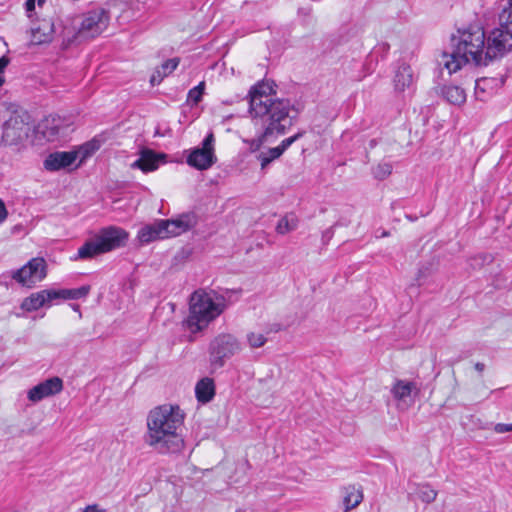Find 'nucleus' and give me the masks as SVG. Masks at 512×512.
Wrapping results in <instances>:
<instances>
[{
    "instance_id": "2eb2a0df",
    "label": "nucleus",
    "mask_w": 512,
    "mask_h": 512,
    "mask_svg": "<svg viewBox=\"0 0 512 512\" xmlns=\"http://www.w3.org/2000/svg\"><path fill=\"white\" fill-rule=\"evenodd\" d=\"M195 224L196 218L193 214H183L178 218L171 220L161 219V225L164 226L167 238L180 235L194 227Z\"/></svg>"
},
{
    "instance_id": "ea45409f",
    "label": "nucleus",
    "mask_w": 512,
    "mask_h": 512,
    "mask_svg": "<svg viewBox=\"0 0 512 512\" xmlns=\"http://www.w3.org/2000/svg\"><path fill=\"white\" fill-rule=\"evenodd\" d=\"M25 9L27 12H32L35 9V0H26Z\"/></svg>"
},
{
    "instance_id": "ddd939ff",
    "label": "nucleus",
    "mask_w": 512,
    "mask_h": 512,
    "mask_svg": "<svg viewBox=\"0 0 512 512\" xmlns=\"http://www.w3.org/2000/svg\"><path fill=\"white\" fill-rule=\"evenodd\" d=\"M63 389V381L59 377H52L32 387L27 397L31 402H39L44 398L56 395Z\"/></svg>"
},
{
    "instance_id": "c9c22d12",
    "label": "nucleus",
    "mask_w": 512,
    "mask_h": 512,
    "mask_svg": "<svg viewBox=\"0 0 512 512\" xmlns=\"http://www.w3.org/2000/svg\"><path fill=\"white\" fill-rule=\"evenodd\" d=\"M164 78L165 76H162L161 70L157 68L150 78V83L153 86L159 85Z\"/></svg>"
},
{
    "instance_id": "f257e3e1",
    "label": "nucleus",
    "mask_w": 512,
    "mask_h": 512,
    "mask_svg": "<svg viewBox=\"0 0 512 512\" xmlns=\"http://www.w3.org/2000/svg\"><path fill=\"white\" fill-rule=\"evenodd\" d=\"M273 83L261 81L251 87L249 97V114L255 124L261 128L257 138L249 141L251 151H257L271 136L283 135L291 125L289 100L273 98Z\"/></svg>"
},
{
    "instance_id": "37998d69",
    "label": "nucleus",
    "mask_w": 512,
    "mask_h": 512,
    "mask_svg": "<svg viewBox=\"0 0 512 512\" xmlns=\"http://www.w3.org/2000/svg\"><path fill=\"white\" fill-rule=\"evenodd\" d=\"M474 367L478 372H483L485 369V365L480 362H477Z\"/></svg>"
},
{
    "instance_id": "7c9ffc66",
    "label": "nucleus",
    "mask_w": 512,
    "mask_h": 512,
    "mask_svg": "<svg viewBox=\"0 0 512 512\" xmlns=\"http://www.w3.org/2000/svg\"><path fill=\"white\" fill-rule=\"evenodd\" d=\"M179 65V58H172L165 61L158 69L161 70L162 76H168Z\"/></svg>"
},
{
    "instance_id": "4be33fe9",
    "label": "nucleus",
    "mask_w": 512,
    "mask_h": 512,
    "mask_svg": "<svg viewBox=\"0 0 512 512\" xmlns=\"http://www.w3.org/2000/svg\"><path fill=\"white\" fill-rule=\"evenodd\" d=\"M196 398L201 403H208L215 395V386L211 378L201 379L195 387Z\"/></svg>"
},
{
    "instance_id": "f8f14e48",
    "label": "nucleus",
    "mask_w": 512,
    "mask_h": 512,
    "mask_svg": "<svg viewBox=\"0 0 512 512\" xmlns=\"http://www.w3.org/2000/svg\"><path fill=\"white\" fill-rule=\"evenodd\" d=\"M56 296L55 289H43L31 293L22 300L20 308L24 312L30 313L42 307H50L56 301Z\"/></svg>"
},
{
    "instance_id": "49530a36",
    "label": "nucleus",
    "mask_w": 512,
    "mask_h": 512,
    "mask_svg": "<svg viewBox=\"0 0 512 512\" xmlns=\"http://www.w3.org/2000/svg\"><path fill=\"white\" fill-rule=\"evenodd\" d=\"M44 0H38V4L41 5Z\"/></svg>"
},
{
    "instance_id": "473e14b6",
    "label": "nucleus",
    "mask_w": 512,
    "mask_h": 512,
    "mask_svg": "<svg viewBox=\"0 0 512 512\" xmlns=\"http://www.w3.org/2000/svg\"><path fill=\"white\" fill-rule=\"evenodd\" d=\"M99 149V144L96 141L87 142L81 148L79 153L82 154V158H86L93 154L96 150Z\"/></svg>"
},
{
    "instance_id": "b1692460",
    "label": "nucleus",
    "mask_w": 512,
    "mask_h": 512,
    "mask_svg": "<svg viewBox=\"0 0 512 512\" xmlns=\"http://www.w3.org/2000/svg\"><path fill=\"white\" fill-rule=\"evenodd\" d=\"M363 500V493L355 486H349L344 490L343 504L345 512H348L357 507Z\"/></svg>"
},
{
    "instance_id": "9b49d317",
    "label": "nucleus",
    "mask_w": 512,
    "mask_h": 512,
    "mask_svg": "<svg viewBox=\"0 0 512 512\" xmlns=\"http://www.w3.org/2000/svg\"><path fill=\"white\" fill-rule=\"evenodd\" d=\"M214 136L208 134L202 142L201 148L193 149L187 156V163L198 170H206L216 162L214 154Z\"/></svg>"
},
{
    "instance_id": "5701e85b",
    "label": "nucleus",
    "mask_w": 512,
    "mask_h": 512,
    "mask_svg": "<svg viewBox=\"0 0 512 512\" xmlns=\"http://www.w3.org/2000/svg\"><path fill=\"white\" fill-rule=\"evenodd\" d=\"M442 96L447 102L453 105L460 106L466 101V93L464 89L455 85H447L441 89Z\"/></svg>"
},
{
    "instance_id": "7ed1b4c3",
    "label": "nucleus",
    "mask_w": 512,
    "mask_h": 512,
    "mask_svg": "<svg viewBox=\"0 0 512 512\" xmlns=\"http://www.w3.org/2000/svg\"><path fill=\"white\" fill-rule=\"evenodd\" d=\"M486 35L479 25H471L461 32L459 41L451 54L444 53L442 64L450 74L457 72L463 65L473 62L487 65Z\"/></svg>"
},
{
    "instance_id": "6e6552de",
    "label": "nucleus",
    "mask_w": 512,
    "mask_h": 512,
    "mask_svg": "<svg viewBox=\"0 0 512 512\" xmlns=\"http://www.w3.org/2000/svg\"><path fill=\"white\" fill-rule=\"evenodd\" d=\"M47 276V264L44 258L35 257L20 269L12 271L11 278L20 285L33 288Z\"/></svg>"
},
{
    "instance_id": "aec40b11",
    "label": "nucleus",
    "mask_w": 512,
    "mask_h": 512,
    "mask_svg": "<svg viewBox=\"0 0 512 512\" xmlns=\"http://www.w3.org/2000/svg\"><path fill=\"white\" fill-rule=\"evenodd\" d=\"M137 238L143 244L167 238L164 226L161 225V219L140 228Z\"/></svg>"
},
{
    "instance_id": "f704fd0d",
    "label": "nucleus",
    "mask_w": 512,
    "mask_h": 512,
    "mask_svg": "<svg viewBox=\"0 0 512 512\" xmlns=\"http://www.w3.org/2000/svg\"><path fill=\"white\" fill-rule=\"evenodd\" d=\"M304 132H298L297 134L284 139L278 146L284 153L295 141L303 136Z\"/></svg>"
},
{
    "instance_id": "39448f33",
    "label": "nucleus",
    "mask_w": 512,
    "mask_h": 512,
    "mask_svg": "<svg viewBox=\"0 0 512 512\" xmlns=\"http://www.w3.org/2000/svg\"><path fill=\"white\" fill-rule=\"evenodd\" d=\"M129 234L117 226L102 228L93 238L87 240L73 257V260L92 259L98 255L108 253L124 246Z\"/></svg>"
},
{
    "instance_id": "4468645a",
    "label": "nucleus",
    "mask_w": 512,
    "mask_h": 512,
    "mask_svg": "<svg viewBox=\"0 0 512 512\" xmlns=\"http://www.w3.org/2000/svg\"><path fill=\"white\" fill-rule=\"evenodd\" d=\"M416 389L415 383L410 381L397 380L393 384L391 394L397 402L398 410L405 411L413 404L412 393Z\"/></svg>"
},
{
    "instance_id": "bb28decb",
    "label": "nucleus",
    "mask_w": 512,
    "mask_h": 512,
    "mask_svg": "<svg viewBox=\"0 0 512 512\" xmlns=\"http://www.w3.org/2000/svg\"><path fill=\"white\" fill-rule=\"evenodd\" d=\"M416 494L422 502L430 504L435 501L438 493L430 485L424 484L417 487Z\"/></svg>"
},
{
    "instance_id": "f3484780",
    "label": "nucleus",
    "mask_w": 512,
    "mask_h": 512,
    "mask_svg": "<svg viewBox=\"0 0 512 512\" xmlns=\"http://www.w3.org/2000/svg\"><path fill=\"white\" fill-rule=\"evenodd\" d=\"M78 155L75 151L54 152L47 156L44 167L48 171H58L74 163Z\"/></svg>"
},
{
    "instance_id": "9d476101",
    "label": "nucleus",
    "mask_w": 512,
    "mask_h": 512,
    "mask_svg": "<svg viewBox=\"0 0 512 512\" xmlns=\"http://www.w3.org/2000/svg\"><path fill=\"white\" fill-rule=\"evenodd\" d=\"M108 22L109 16L104 9L90 11L83 17L78 34L83 38H94L107 28Z\"/></svg>"
},
{
    "instance_id": "c756f323",
    "label": "nucleus",
    "mask_w": 512,
    "mask_h": 512,
    "mask_svg": "<svg viewBox=\"0 0 512 512\" xmlns=\"http://www.w3.org/2000/svg\"><path fill=\"white\" fill-rule=\"evenodd\" d=\"M204 89H205L204 82H200L196 87L192 88L188 92L187 102L192 105H197L202 99Z\"/></svg>"
},
{
    "instance_id": "dca6fc26",
    "label": "nucleus",
    "mask_w": 512,
    "mask_h": 512,
    "mask_svg": "<svg viewBox=\"0 0 512 512\" xmlns=\"http://www.w3.org/2000/svg\"><path fill=\"white\" fill-rule=\"evenodd\" d=\"M166 157L165 154H157L151 149H142L139 158L131 164V168L140 169L144 173L152 172L158 169L162 159Z\"/></svg>"
},
{
    "instance_id": "c85d7f7f",
    "label": "nucleus",
    "mask_w": 512,
    "mask_h": 512,
    "mask_svg": "<svg viewBox=\"0 0 512 512\" xmlns=\"http://www.w3.org/2000/svg\"><path fill=\"white\" fill-rule=\"evenodd\" d=\"M246 341L251 349H256L263 347L267 342V338L261 333L250 332L246 335Z\"/></svg>"
},
{
    "instance_id": "393cba45",
    "label": "nucleus",
    "mask_w": 512,
    "mask_h": 512,
    "mask_svg": "<svg viewBox=\"0 0 512 512\" xmlns=\"http://www.w3.org/2000/svg\"><path fill=\"white\" fill-rule=\"evenodd\" d=\"M298 219L294 215H287L278 221L276 231L279 234H287L297 228Z\"/></svg>"
},
{
    "instance_id": "1a4fd4ad",
    "label": "nucleus",
    "mask_w": 512,
    "mask_h": 512,
    "mask_svg": "<svg viewBox=\"0 0 512 512\" xmlns=\"http://www.w3.org/2000/svg\"><path fill=\"white\" fill-rule=\"evenodd\" d=\"M1 143L5 146L17 145L28 137L30 127L21 115H12L3 124Z\"/></svg>"
},
{
    "instance_id": "a19ab883",
    "label": "nucleus",
    "mask_w": 512,
    "mask_h": 512,
    "mask_svg": "<svg viewBox=\"0 0 512 512\" xmlns=\"http://www.w3.org/2000/svg\"><path fill=\"white\" fill-rule=\"evenodd\" d=\"M8 64H9V59L6 56H2L0 58V73H2L4 71V69L7 67Z\"/></svg>"
},
{
    "instance_id": "79ce46f5",
    "label": "nucleus",
    "mask_w": 512,
    "mask_h": 512,
    "mask_svg": "<svg viewBox=\"0 0 512 512\" xmlns=\"http://www.w3.org/2000/svg\"><path fill=\"white\" fill-rule=\"evenodd\" d=\"M76 290H77L79 298L85 297L88 294V292H89V288L85 287V286L77 288Z\"/></svg>"
},
{
    "instance_id": "6ab92c4d",
    "label": "nucleus",
    "mask_w": 512,
    "mask_h": 512,
    "mask_svg": "<svg viewBox=\"0 0 512 512\" xmlns=\"http://www.w3.org/2000/svg\"><path fill=\"white\" fill-rule=\"evenodd\" d=\"M54 35V23L51 19H42L31 29V41L40 45L48 43Z\"/></svg>"
},
{
    "instance_id": "72a5a7b5",
    "label": "nucleus",
    "mask_w": 512,
    "mask_h": 512,
    "mask_svg": "<svg viewBox=\"0 0 512 512\" xmlns=\"http://www.w3.org/2000/svg\"><path fill=\"white\" fill-rule=\"evenodd\" d=\"M55 293L57 294L56 300L59 299H79L78 293L76 289H60L56 290Z\"/></svg>"
},
{
    "instance_id": "e433bc0d",
    "label": "nucleus",
    "mask_w": 512,
    "mask_h": 512,
    "mask_svg": "<svg viewBox=\"0 0 512 512\" xmlns=\"http://www.w3.org/2000/svg\"><path fill=\"white\" fill-rule=\"evenodd\" d=\"M494 431L499 434L510 432V431H512V423L511 424L498 423L494 426Z\"/></svg>"
},
{
    "instance_id": "0eeeda50",
    "label": "nucleus",
    "mask_w": 512,
    "mask_h": 512,
    "mask_svg": "<svg viewBox=\"0 0 512 512\" xmlns=\"http://www.w3.org/2000/svg\"><path fill=\"white\" fill-rule=\"evenodd\" d=\"M241 342L232 334L217 335L209 345V359L213 368H222L227 359L240 353Z\"/></svg>"
},
{
    "instance_id": "f03ea898",
    "label": "nucleus",
    "mask_w": 512,
    "mask_h": 512,
    "mask_svg": "<svg viewBox=\"0 0 512 512\" xmlns=\"http://www.w3.org/2000/svg\"><path fill=\"white\" fill-rule=\"evenodd\" d=\"M185 413L178 405L164 404L147 416L144 442L161 454L179 453L185 442L182 434Z\"/></svg>"
},
{
    "instance_id": "412c9836",
    "label": "nucleus",
    "mask_w": 512,
    "mask_h": 512,
    "mask_svg": "<svg viewBox=\"0 0 512 512\" xmlns=\"http://www.w3.org/2000/svg\"><path fill=\"white\" fill-rule=\"evenodd\" d=\"M39 131L43 135V137L49 141L53 142L57 140L63 130L62 120L59 117H47L39 124Z\"/></svg>"
},
{
    "instance_id": "2f4dec72",
    "label": "nucleus",
    "mask_w": 512,
    "mask_h": 512,
    "mask_svg": "<svg viewBox=\"0 0 512 512\" xmlns=\"http://www.w3.org/2000/svg\"><path fill=\"white\" fill-rule=\"evenodd\" d=\"M489 85V80L486 79V78H483V79H480V80H477L476 83H475V95L476 97L481 100V101H484L485 100V92H486V88L488 87Z\"/></svg>"
},
{
    "instance_id": "c03bdc74",
    "label": "nucleus",
    "mask_w": 512,
    "mask_h": 512,
    "mask_svg": "<svg viewBox=\"0 0 512 512\" xmlns=\"http://www.w3.org/2000/svg\"><path fill=\"white\" fill-rule=\"evenodd\" d=\"M4 83V78L0 76V86Z\"/></svg>"
},
{
    "instance_id": "58836bf2",
    "label": "nucleus",
    "mask_w": 512,
    "mask_h": 512,
    "mask_svg": "<svg viewBox=\"0 0 512 512\" xmlns=\"http://www.w3.org/2000/svg\"><path fill=\"white\" fill-rule=\"evenodd\" d=\"M82 512H106L105 509L101 508L98 504L87 505Z\"/></svg>"
},
{
    "instance_id": "cd10ccee",
    "label": "nucleus",
    "mask_w": 512,
    "mask_h": 512,
    "mask_svg": "<svg viewBox=\"0 0 512 512\" xmlns=\"http://www.w3.org/2000/svg\"><path fill=\"white\" fill-rule=\"evenodd\" d=\"M392 164L388 162H381L372 170L374 177L378 180L386 179L392 173Z\"/></svg>"
},
{
    "instance_id": "20e7f679",
    "label": "nucleus",
    "mask_w": 512,
    "mask_h": 512,
    "mask_svg": "<svg viewBox=\"0 0 512 512\" xmlns=\"http://www.w3.org/2000/svg\"><path fill=\"white\" fill-rule=\"evenodd\" d=\"M225 299L214 291L199 289L189 300V314L182 322L184 329L192 334L201 332L225 310Z\"/></svg>"
},
{
    "instance_id": "a878e982",
    "label": "nucleus",
    "mask_w": 512,
    "mask_h": 512,
    "mask_svg": "<svg viewBox=\"0 0 512 512\" xmlns=\"http://www.w3.org/2000/svg\"><path fill=\"white\" fill-rule=\"evenodd\" d=\"M282 154L283 152L278 146L261 152L257 156V159L260 161L261 169H265L271 162L278 159Z\"/></svg>"
},
{
    "instance_id": "a211bd4d",
    "label": "nucleus",
    "mask_w": 512,
    "mask_h": 512,
    "mask_svg": "<svg viewBox=\"0 0 512 512\" xmlns=\"http://www.w3.org/2000/svg\"><path fill=\"white\" fill-rule=\"evenodd\" d=\"M415 82L414 72L410 65L401 63L395 70L393 77L394 89L397 92H404L410 89Z\"/></svg>"
},
{
    "instance_id": "4c0bfd02",
    "label": "nucleus",
    "mask_w": 512,
    "mask_h": 512,
    "mask_svg": "<svg viewBox=\"0 0 512 512\" xmlns=\"http://www.w3.org/2000/svg\"><path fill=\"white\" fill-rule=\"evenodd\" d=\"M8 217V211L6 209L4 201L0 198V224L3 223Z\"/></svg>"
},
{
    "instance_id": "a18cd8bd",
    "label": "nucleus",
    "mask_w": 512,
    "mask_h": 512,
    "mask_svg": "<svg viewBox=\"0 0 512 512\" xmlns=\"http://www.w3.org/2000/svg\"><path fill=\"white\" fill-rule=\"evenodd\" d=\"M388 235H389V234H388V232H383V233H382V236H383V237L388 236Z\"/></svg>"
},
{
    "instance_id": "423d86ee",
    "label": "nucleus",
    "mask_w": 512,
    "mask_h": 512,
    "mask_svg": "<svg viewBox=\"0 0 512 512\" xmlns=\"http://www.w3.org/2000/svg\"><path fill=\"white\" fill-rule=\"evenodd\" d=\"M499 27L493 29L486 38V56L492 59L502 57L512 49V0H506L499 13Z\"/></svg>"
}]
</instances>
